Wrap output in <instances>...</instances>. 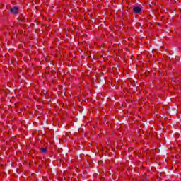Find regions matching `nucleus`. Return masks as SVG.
Wrapping results in <instances>:
<instances>
[{"instance_id": "nucleus-1", "label": "nucleus", "mask_w": 181, "mask_h": 181, "mask_svg": "<svg viewBox=\"0 0 181 181\" xmlns=\"http://www.w3.org/2000/svg\"><path fill=\"white\" fill-rule=\"evenodd\" d=\"M141 11H142V9L140 7L135 6L133 8L134 13H140Z\"/></svg>"}, {"instance_id": "nucleus-2", "label": "nucleus", "mask_w": 181, "mask_h": 181, "mask_svg": "<svg viewBox=\"0 0 181 181\" xmlns=\"http://www.w3.org/2000/svg\"><path fill=\"white\" fill-rule=\"evenodd\" d=\"M11 12L13 13L14 15H16V13L19 12V8L18 7H13L11 9Z\"/></svg>"}, {"instance_id": "nucleus-3", "label": "nucleus", "mask_w": 181, "mask_h": 181, "mask_svg": "<svg viewBox=\"0 0 181 181\" xmlns=\"http://www.w3.org/2000/svg\"><path fill=\"white\" fill-rule=\"evenodd\" d=\"M41 152H42V153H46L47 152V150L46 148H42V149H41Z\"/></svg>"}]
</instances>
